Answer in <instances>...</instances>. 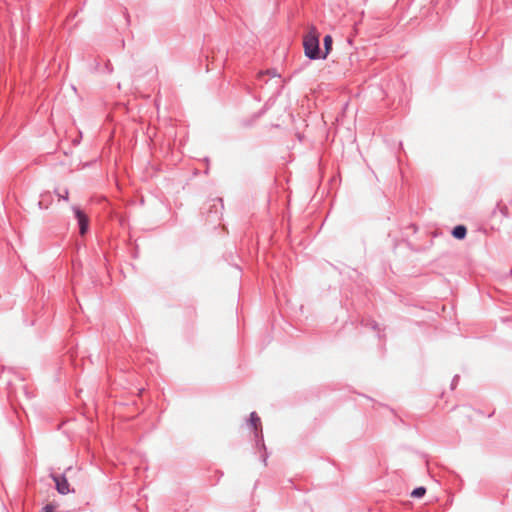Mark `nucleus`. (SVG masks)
<instances>
[{
  "instance_id": "7",
  "label": "nucleus",
  "mask_w": 512,
  "mask_h": 512,
  "mask_svg": "<svg viewBox=\"0 0 512 512\" xmlns=\"http://www.w3.org/2000/svg\"><path fill=\"white\" fill-rule=\"evenodd\" d=\"M425 493H426V489L424 487H417L412 491L411 496L415 497V498H419V497L424 496Z\"/></svg>"
},
{
  "instance_id": "3",
  "label": "nucleus",
  "mask_w": 512,
  "mask_h": 512,
  "mask_svg": "<svg viewBox=\"0 0 512 512\" xmlns=\"http://www.w3.org/2000/svg\"><path fill=\"white\" fill-rule=\"evenodd\" d=\"M52 479L55 482L56 489L60 494H68L72 490L69 488V483L64 475H52Z\"/></svg>"
},
{
  "instance_id": "6",
  "label": "nucleus",
  "mask_w": 512,
  "mask_h": 512,
  "mask_svg": "<svg viewBox=\"0 0 512 512\" xmlns=\"http://www.w3.org/2000/svg\"><path fill=\"white\" fill-rule=\"evenodd\" d=\"M250 425L257 431L258 427L261 426L260 418L256 412L250 414Z\"/></svg>"
},
{
  "instance_id": "5",
  "label": "nucleus",
  "mask_w": 512,
  "mask_h": 512,
  "mask_svg": "<svg viewBox=\"0 0 512 512\" xmlns=\"http://www.w3.org/2000/svg\"><path fill=\"white\" fill-rule=\"evenodd\" d=\"M467 229L463 225H458L453 228L452 235L457 239H463L466 236Z\"/></svg>"
},
{
  "instance_id": "1",
  "label": "nucleus",
  "mask_w": 512,
  "mask_h": 512,
  "mask_svg": "<svg viewBox=\"0 0 512 512\" xmlns=\"http://www.w3.org/2000/svg\"><path fill=\"white\" fill-rule=\"evenodd\" d=\"M305 55L309 59H319L321 57L319 49V33L316 27L311 26L303 39Z\"/></svg>"
},
{
  "instance_id": "2",
  "label": "nucleus",
  "mask_w": 512,
  "mask_h": 512,
  "mask_svg": "<svg viewBox=\"0 0 512 512\" xmlns=\"http://www.w3.org/2000/svg\"><path fill=\"white\" fill-rule=\"evenodd\" d=\"M73 210L75 213V217L78 221L80 234L84 235L88 231V227H89L88 217L86 216V214L83 211H81L77 207H74Z\"/></svg>"
},
{
  "instance_id": "10",
  "label": "nucleus",
  "mask_w": 512,
  "mask_h": 512,
  "mask_svg": "<svg viewBox=\"0 0 512 512\" xmlns=\"http://www.w3.org/2000/svg\"><path fill=\"white\" fill-rule=\"evenodd\" d=\"M59 198H62L64 200H67L68 199V191L65 190L64 191V194H58Z\"/></svg>"
},
{
  "instance_id": "4",
  "label": "nucleus",
  "mask_w": 512,
  "mask_h": 512,
  "mask_svg": "<svg viewBox=\"0 0 512 512\" xmlns=\"http://www.w3.org/2000/svg\"><path fill=\"white\" fill-rule=\"evenodd\" d=\"M323 42H324L325 52L321 55L320 58L325 59L332 49V43H333L332 37L330 35H326L324 37Z\"/></svg>"
},
{
  "instance_id": "9",
  "label": "nucleus",
  "mask_w": 512,
  "mask_h": 512,
  "mask_svg": "<svg viewBox=\"0 0 512 512\" xmlns=\"http://www.w3.org/2000/svg\"><path fill=\"white\" fill-rule=\"evenodd\" d=\"M53 511H54V508L50 505H47L42 509V512H53Z\"/></svg>"
},
{
  "instance_id": "8",
  "label": "nucleus",
  "mask_w": 512,
  "mask_h": 512,
  "mask_svg": "<svg viewBox=\"0 0 512 512\" xmlns=\"http://www.w3.org/2000/svg\"><path fill=\"white\" fill-rule=\"evenodd\" d=\"M42 198H44V196H42ZM38 205L41 209H47L48 208V205H45L44 204V199H41L39 202H38Z\"/></svg>"
}]
</instances>
